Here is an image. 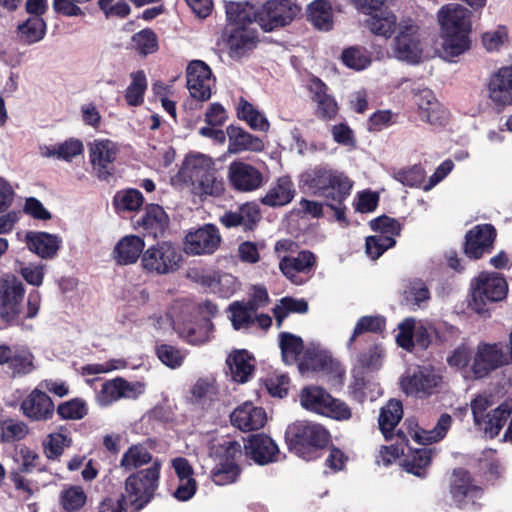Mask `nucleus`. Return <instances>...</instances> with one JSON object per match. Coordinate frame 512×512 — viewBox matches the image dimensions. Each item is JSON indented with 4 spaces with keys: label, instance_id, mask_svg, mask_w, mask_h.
<instances>
[{
    "label": "nucleus",
    "instance_id": "nucleus-1",
    "mask_svg": "<svg viewBox=\"0 0 512 512\" xmlns=\"http://www.w3.org/2000/svg\"><path fill=\"white\" fill-rule=\"evenodd\" d=\"M352 187L353 181L347 175L328 165H316L299 176L300 190L305 194L323 198L339 222L346 221L345 201L350 196Z\"/></svg>",
    "mask_w": 512,
    "mask_h": 512
},
{
    "label": "nucleus",
    "instance_id": "nucleus-2",
    "mask_svg": "<svg viewBox=\"0 0 512 512\" xmlns=\"http://www.w3.org/2000/svg\"><path fill=\"white\" fill-rule=\"evenodd\" d=\"M162 461L156 460L147 468L130 474L125 480V492L122 500L130 504L135 511L141 510L154 497L159 487Z\"/></svg>",
    "mask_w": 512,
    "mask_h": 512
},
{
    "label": "nucleus",
    "instance_id": "nucleus-3",
    "mask_svg": "<svg viewBox=\"0 0 512 512\" xmlns=\"http://www.w3.org/2000/svg\"><path fill=\"white\" fill-rule=\"evenodd\" d=\"M328 437L323 426L306 421L289 425L285 432L289 450L306 460L316 457L317 450L327 444Z\"/></svg>",
    "mask_w": 512,
    "mask_h": 512
},
{
    "label": "nucleus",
    "instance_id": "nucleus-4",
    "mask_svg": "<svg viewBox=\"0 0 512 512\" xmlns=\"http://www.w3.org/2000/svg\"><path fill=\"white\" fill-rule=\"evenodd\" d=\"M495 404L491 394H480L471 402L474 424L490 439L496 437L512 413V403L505 401L495 409L488 411Z\"/></svg>",
    "mask_w": 512,
    "mask_h": 512
},
{
    "label": "nucleus",
    "instance_id": "nucleus-5",
    "mask_svg": "<svg viewBox=\"0 0 512 512\" xmlns=\"http://www.w3.org/2000/svg\"><path fill=\"white\" fill-rule=\"evenodd\" d=\"M469 306L478 314L488 312V305L503 300L508 285L503 276L496 272H482L471 282Z\"/></svg>",
    "mask_w": 512,
    "mask_h": 512
},
{
    "label": "nucleus",
    "instance_id": "nucleus-6",
    "mask_svg": "<svg viewBox=\"0 0 512 512\" xmlns=\"http://www.w3.org/2000/svg\"><path fill=\"white\" fill-rule=\"evenodd\" d=\"M301 405L312 412L343 421L351 418V409L348 405L333 398L327 391L318 386H309L300 393Z\"/></svg>",
    "mask_w": 512,
    "mask_h": 512
},
{
    "label": "nucleus",
    "instance_id": "nucleus-7",
    "mask_svg": "<svg viewBox=\"0 0 512 512\" xmlns=\"http://www.w3.org/2000/svg\"><path fill=\"white\" fill-rule=\"evenodd\" d=\"M182 255L170 241L158 242L147 248L141 257L143 269L152 274L173 273L180 267Z\"/></svg>",
    "mask_w": 512,
    "mask_h": 512
},
{
    "label": "nucleus",
    "instance_id": "nucleus-8",
    "mask_svg": "<svg viewBox=\"0 0 512 512\" xmlns=\"http://www.w3.org/2000/svg\"><path fill=\"white\" fill-rule=\"evenodd\" d=\"M25 288L14 274L0 272V319L8 325L18 323L23 310Z\"/></svg>",
    "mask_w": 512,
    "mask_h": 512
},
{
    "label": "nucleus",
    "instance_id": "nucleus-9",
    "mask_svg": "<svg viewBox=\"0 0 512 512\" xmlns=\"http://www.w3.org/2000/svg\"><path fill=\"white\" fill-rule=\"evenodd\" d=\"M299 12L298 5L289 0H269L255 8V22L270 32L288 25Z\"/></svg>",
    "mask_w": 512,
    "mask_h": 512
},
{
    "label": "nucleus",
    "instance_id": "nucleus-10",
    "mask_svg": "<svg viewBox=\"0 0 512 512\" xmlns=\"http://www.w3.org/2000/svg\"><path fill=\"white\" fill-rule=\"evenodd\" d=\"M120 153L117 143L109 139H95L88 144L92 172L100 180H108L116 172L115 162Z\"/></svg>",
    "mask_w": 512,
    "mask_h": 512
},
{
    "label": "nucleus",
    "instance_id": "nucleus-11",
    "mask_svg": "<svg viewBox=\"0 0 512 512\" xmlns=\"http://www.w3.org/2000/svg\"><path fill=\"white\" fill-rule=\"evenodd\" d=\"M422 53L419 27L412 21L400 23L393 43L395 58L409 64H417L421 61Z\"/></svg>",
    "mask_w": 512,
    "mask_h": 512
},
{
    "label": "nucleus",
    "instance_id": "nucleus-12",
    "mask_svg": "<svg viewBox=\"0 0 512 512\" xmlns=\"http://www.w3.org/2000/svg\"><path fill=\"white\" fill-rule=\"evenodd\" d=\"M441 380V376L431 367H416L406 371L401 379V387L407 395L422 398L433 394Z\"/></svg>",
    "mask_w": 512,
    "mask_h": 512
},
{
    "label": "nucleus",
    "instance_id": "nucleus-13",
    "mask_svg": "<svg viewBox=\"0 0 512 512\" xmlns=\"http://www.w3.org/2000/svg\"><path fill=\"white\" fill-rule=\"evenodd\" d=\"M0 365H6L13 378L26 376L36 370L33 353L22 345H0Z\"/></svg>",
    "mask_w": 512,
    "mask_h": 512
},
{
    "label": "nucleus",
    "instance_id": "nucleus-14",
    "mask_svg": "<svg viewBox=\"0 0 512 512\" xmlns=\"http://www.w3.org/2000/svg\"><path fill=\"white\" fill-rule=\"evenodd\" d=\"M144 390L145 386L141 382H129L117 377L102 384L96 395V402L101 407H107L120 399H136Z\"/></svg>",
    "mask_w": 512,
    "mask_h": 512
},
{
    "label": "nucleus",
    "instance_id": "nucleus-15",
    "mask_svg": "<svg viewBox=\"0 0 512 512\" xmlns=\"http://www.w3.org/2000/svg\"><path fill=\"white\" fill-rule=\"evenodd\" d=\"M450 494L456 506L465 509L477 504V500L483 495V489L474 484L468 471L459 468L453 471Z\"/></svg>",
    "mask_w": 512,
    "mask_h": 512
},
{
    "label": "nucleus",
    "instance_id": "nucleus-16",
    "mask_svg": "<svg viewBox=\"0 0 512 512\" xmlns=\"http://www.w3.org/2000/svg\"><path fill=\"white\" fill-rule=\"evenodd\" d=\"M187 88L190 95L199 101H207L212 95L215 86L210 67L201 60H193L186 71Z\"/></svg>",
    "mask_w": 512,
    "mask_h": 512
},
{
    "label": "nucleus",
    "instance_id": "nucleus-17",
    "mask_svg": "<svg viewBox=\"0 0 512 512\" xmlns=\"http://www.w3.org/2000/svg\"><path fill=\"white\" fill-rule=\"evenodd\" d=\"M223 41L229 50V55L239 59L252 51L258 42L256 26H226L223 32Z\"/></svg>",
    "mask_w": 512,
    "mask_h": 512
},
{
    "label": "nucleus",
    "instance_id": "nucleus-18",
    "mask_svg": "<svg viewBox=\"0 0 512 512\" xmlns=\"http://www.w3.org/2000/svg\"><path fill=\"white\" fill-rule=\"evenodd\" d=\"M506 363L508 356L502 344L481 343L474 356L472 371L475 378H483Z\"/></svg>",
    "mask_w": 512,
    "mask_h": 512
},
{
    "label": "nucleus",
    "instance_id": "nucleus-19",
    "mask_svg": "<svg viewBox=\"0 0 512 512\" xmlns=\"http://www.w3.org/2000/svg\"><path fill=\"white\" fill-rule=\"evenodd\" d=\"M315 262L314 254L304 250L296 256L283 257L279 262V268L293 284L303 285L310 279Z\"/></svg>",
    "mask_w": 512,
    "mask_h": 512
},
{
    "label": "nucleus",
    "instance_id": "nucleus-20",
    "mask_svg": "<svg viewBox=\"0 0 512 512\" xmlns=\"http://www.w3.org/2000/svg\"><path fill=\"white\" fill-rule=\"evenodd\" d=\"M221 236L216 226L206 224L185 237L184 250L188 255H206L216 251Z\"/></svg>",
    "mask_w": 512,
    "mask_h": 512
},
{
    "label": "nucleus",
    "instance_id": "nucleus-21",
    "mask_svg": "<svg viewBox=\"0 0 512 512\" xmlns=\"http://www.w3.org/2000/svg\"><path fill=\"white\" fill-rule=\"evenodd\" d=\"M414 103L421 121L431 125H442L446 121V111L436 99L432 90L424 87L413 90Z\"/></svg>",
    "mask_w": 512,
    "mask_h": 512
},
{
    "label": "nucleus",
    "instance_id": "nucleus-22",
    "mask_svg": "<svg viewBox=\"0 0 512 512\" xmlns=\"http://www.w3.org/2000/svg\"><path fill=\"white\" fill-rule=\"evenodd\" d=\"M496 229L491 224L476 225L466 234L465 254L471 259H479L490 253L496 238Z\"/></svg>",
    "mask_w": 512,
    "mask_h": 512
},
{
    "label": "nucleus",
    "instance_id": "nucleus-23",
    "mask_svg": "<svg viewBox=\"0 0 512 512\" xmlns=\"http://www.w3.org/2000/svg\"><path fill=\"white\" fill-rule=\"evenodd\" d=\"M227 176L230 185L241 192L254 191L263 183L262 173L256 167L242 161L230 163Z\"/></svg>",
    "mask_w": 512,
    "mask_h": 512
},
{
    "label": "nucleus",
    "instance_id": "nucleus-24",
    "mask_svg": "<svg viewBox=\"0 0 512 512\" xmlns=\"http://www.w3.org/2000/svg\"><path fill=\"white\" fill-rule=\"evenodd\" d=\"M441 31L471 32V13L457 3L444 5L437 13Z\"/></svg>",
    "mask_w": 512,
    "mask_h": 512
},
{
    "label": "nucleus",
    "instance_id": "nucleus-25",
    "mask_svg": "<svg viewBox=\"0 0 512 512\" xmlns=\"http://www.w3.org/2000/svg\"><path fill=\"white\" fill-rule=\"evenodd\" d=\"M451 423L452 417L447 413L439 417L435 427L431 430L420 429L415 420L406 419L404 426L407 427V433L405 431L404 433L408 439L410 437L419 444L427 445L442 440L450 429Z\"/></svg>",
    "mask_w": 512,
    "mask_h": 512
},
{
    "label": "nucleus",
    "instance_id": "nucleus-26",
    "mask_svg": "<svg viewBox=\"0 0 512 512\" xmlns=\"http://www.w3.org/2000/svg\"><path fill=\"white\" fill-rule=\"evenodd\" d=\"M246 455L259 465L277 461L279 448L274 440L266 434H253L245 444Z\"/></svg>",
    "mask_w": 512,
    "mask_h": 512
},
{
    "label": "nucleus",
    "instance_id": "nucleus-27",
    "mask_svg": "<svg viewBox=\"0 0 512 512\" xmlns=\"http://www.w3.org/2000/svg\"><path fill=\"white\" fill-rule=\"evenodd\" d=\"M171 322L178 335L192 345H198L208 341L213 328L211 321L205 318L201 319L199 322H193L182 318H174V315L171 314Z\"/></svg>",
    "mask_w": 512,
    "mask_h": 512
},
{
    "label": "nucleus",
    "instance_id": "nucleus-28",
    "mask_svg": "<svg viewBox=\"0 0 512 512\" xmlns=\"http://www.w3.org/2000/svg\"><path fill=\"white\" fill-rule=\"evenodd\" d=\"M22 413L32 421H45L52 418L54 403L39 388H35L21 403Z\"/></svg>",
    "mask_w": 512,
    "mask_h": 512
},
{
    "label": "nucleus",
    "instance_id": "nucleus-29",
    "mask_svg": "<svg viewBox=\"0 0 512 512\" xmlns=\"http://www.w3.org/2000/svg\"><path fill=\"white\" fill-rule=\"evenodd\" d=\"M230 418L233 426L242 431L258 430L267 421L265 410L255 406L252 402H245L239 405L231 413Z\"/></svg>",
    "mask_w": 512,
    "mask_h": 512
},
{
    "label": "nucleus",
    "instance_id": "nucleus-30",
    "mask_svg": "<svg viewBox=\"0 0 512 512\" xmlns=\"http://www.w3.org/2000/svg\"><path fill=\"white\" fill-rule=\"evenodd\" d=\"M489 98L498 106L512 104V65L502 67L490 79Z\"/></svg>",
    "mask_w": 512,
    "mask_h": 512
},
{
    "label": "nucleus",
    "instance_id": "nucleus-31",
    "mask_svg": "<svg viewBox=\"0 0 512 512\" xmlns=\"http://www.w3.org/2000/svg\"><path fill=\"white\" fill-rule=\"evenodd\" d=\"M136 228L146 235L158 237L163 235L169 225V217L158 204H149L142 216L134 221Z\"/></svg>",
    "mask_w": 512,
    "mask_h": 512
},
{
    "label": "nucleus",
    "instance_id": "nucleus-32",
    "mask_svg": "<svg viewBox=\"0 0 512 512\" xmlns=\"http://www.w3.org/2000/svg\"><path fill=\"white\" fill-rule=\"evenodd\" d=\"M308 89L316 103V115L323 120L333 119L338 112V105L334 97L327 93V85L317 77L309 80Z\"/></svg>",
    "mask_w": 512,
    "mask_h": 512
},
{
    "label": "nucleus",
    "instance_id": "nucleus-33",
    "mask_svg": "<svg viewBox=\"0 0 512 512\" xmlns=\"http://www.w3.org/2000/svg\"><path fill=\"white\" fill-rule=\"evenodd\" d=\"M200 283L211 293L222 298H230L239 288L237 278L230 273L213 271L203 274Z\"/></svg>",
    "mask_w": 512,
    "mask_h": 512
},
{
    "label": "nucleus",
    "instance_id": "nucleus-34",
    "mask_svg": "<svg viewBox=\"0 0 512 512\" xmlns=\"http://www.w3.org/2000/svg\"><path fill=\"white\" fill-rule=\"evenodd\" d=\"M227 137L228 151L233 154L243 151L260 152L264 149V142L261 138L250 134L239 126H228Z\"/></svg>",
    "mask_w": 512,
    "mask_h": 512
},
{
    "label": "nucleus",
    "instance_id": "nucleus-35",
    "mask_svg": "<svg viewBox=\"0 0 512 512\" xmlns=\"http://www.w3.org/2000/svg\"><path fill=\"white\" fill-rule=\"evenodd\" d=\"M26 244L30 251L42 259H53L60 248L61 240L58 236L46 232H28Z\"/></svg>",
    "mask_w": 512,
    "mask_h": 512
},
{
    "label": "nucleus",
    "instance_id": "nucleus-36",
    "mask_svg": "<svg viewBox=\"0 0 512 512\" xmlns=\"http://www.w3.org/2000/svg\"><path fill=\"white\" fill-rule=\"evenodd\" d=\"M260 219V211L256 204L246 203L240 206L236 211L225 212L221 216V223L227 227H243L244 230H252Z\"/></svg>",
    "mask_w": 512,
    "mask_h": 512
},
{
    "label": "nucleus",
    "instance_id": "nucleus-37",
    "mask_svg": "<svg viewBox=\"0 0 512 512\" xmlns=\"http://www.w3.org/2000/svg\"><path fill=\"white\" fill-rule=\"evenodd\" d=\"M226 363L232 380L237 383L248 382L255 370V359L246 350H238L230 354Z\"/></svg>",
    "mask_w": 512,
    "mask_h": 512
},
{
    "label": "nucleus",
    "instance_id": "nucleus-38",
    "mask_svg": "<svg viewBox=\"0 0 512 512\" xmlns=\"http://www.w3.org/2000/svg\"><path fill=\"white\" fill-rule=\"evenodd\" d=\"M295 187L287 175L277 178L270 186L261 202L269 207H278L289 204L295 196Z\"/></svg>",
    "mask_w": 512,
    "mask_h": 512
},
{
    "label": "nucleus",
    "instance_id": "nucleus-39",
    "mask_svg": "<svg viewBox=\"0 0 512 512\" xmlns=\"http://www.w3.org/2000/svg\"><path fill=\"white\" fill-rule=\"evenodd\" d=\"M144 247L145 243L141 237L136 235L125 236L114 248L115 259L120 265L135 263L145 251Z\"/></svg>",
    "mask_w": 512,
    "mask_h": 512
},
{
    "label": "nucleus",
    "instance_id": "nucleus-40",
    "mask_svg": "<svg viewBox=\"0 0 512 512\" xmlns=\"http://www.w3.org/2000/svg\"><path fill=\"white\" fill-rule=\"evenodd\" d=\"M215 167L212 159L203 154L189 155L185 158L179 171V176L184 183L203 177L205 173Z\"/></svg>",
    "mask_w": 512,
    "mask_h": 512
},
{
    "label": "nucleus",
    "instance_id": "nucleus-41",
    "mask_svg": "<svg viewBox=\"0 0 512 512\" xmlns=\"http://www.w3.org/2000/svg\"><path fill=\"white\" fill-rule=\"evenodd\" d=\"M386 325L385 318L382 316H363L361 317L353 330L352 335L347 341V349L354 351L356 349L355 344L359 340H366V333H381L384 331Z\"/></svg>",
    "mask_w": 512,
    "mask_h": 512
},
{
    "label": "nucleus",
    "instance_id": "nucleus-42",
    "mask_svg": "<svg viewBox=\"0 0 512 512\" xmlns=\"http://www.w3.org/2000/svg\"><path fill=\"white\" fill-rule=\"evenodd\" d=\"M227 26H256L255 7L248 2L229 1L225 3Z\"/></svg>",
    "mask_w": 512,
    "mask_h": 512
},
{
    "label": "nucleus",
    "instance_id": "nucleus-43",
    "mask_svg": "<svg viewBox=\"0 0 512 512\" xmlns=\"http://www.w3.org/2000/svg\"><path fill=\"white\" fill-rule=\"evenodd\" d=\"M403 417V407L399 400L391 399L384 407L381 408L378 424L386 440H391L395 435L394 428Z\"/></svg>",
    "mask_w": 512,
    "mask_h": 512
},
{
    "label": "nucleus",
    "instance_id": "nucleus-44",
    "mask_svg": "<svg viewBox=\"0 0 512 512\" xmlns=\"http://www.w3.org/2000/svg\"><path fill=\"white\" fill-rule=\"evenodd\" d=\"M156 460L160 459L153 457L146 443H138L130 446L124 452L120 460V466L126 471H131L147 464L150 466Z\"/></svg>",
    "mask_w": 512,
    "mask_h": 512
},
{
    "label": "nucleus",
    "instance_id": "nucleus-45",
    "mask_svg": "<svg viewBox=\"0 0 512 512\" xmlns=\"http://www.w3.org/2000/svg\"><path fill=\"white\" fill-rule=\"evenodd\" d=\"M191 186L192 192L200 197L206 196H219L224 191V182L222 179L217 177L216 168L213 167L211 171H208L199 177L187 183Z\"/></svg>",
    "mask_w": 512,
    "mask_h": 512
},
{
    "label": "nucleus",
    "instance_id": "nucleus-46",
    "mask_svg": "<svg viewBox=\"0 0 512 512\" xmlns=\"http://www.w3.org/2000/svg\"><path fill=\"white\" fill-rule=\"evenodd\" d=\"M406 449L409 453L404 460L405 470L417 477L424 478L426 476V468L430 465L432 460L433 449L426 446L414 450H411L408 446Z\"/></svg>",
    "mask_w": 512,
    "mask_h": 512
},
{
    "label": "nucleus",
    "instance_id": "nucleus-47",
    "mask_svg": "<svg viewBox=\"0 0 512 512\" xmlns=\"http://www.w3.org/2000/svg\"><path fill=\"white\" fill-rule=\"evenodd\" d=\"M71 444L72 438L69 430L61 426L56 432L50 433L45 438L42 445L46 457L50 460H56Z\"/></svg>",
    "mask_w": 512,
    "mask_h": 512
},
{
    "label": "nucleus",
    "instance_id": "nucleus-48",
    "mask_svg": "<svg viewBox=\"0 0 512 512\" xmlns=\"http://www.w3.org/2000/svg\"><path fill=\"white\" fill-rule=\"evenodd\" d=\"M470 32L441 31L444 57H457L470 48Z\"/></svg>",
    "mask_w": 512,
    "mask_h": 512
},
{
    "label": "nucleus",
    "instance_id": "nucleus-49",
    "mask_svg": "<svg viewBox=\"0 0 512 512\" xmlns=\"http://www.w3.org/2000/svg\"><path fill=\"white\" fill-rule=\"evenodd\" d=\"M307 17L312 25L328 31L333 26L332 8L326 0H315L307 8Z\"/></svg>",
    "mask_w": 512,
    "mask_h": 512
},
{
    "label": "nucleus",
    "instance_id": "nucleus-50",
    "mask_svg": "<svg viewBox=\"0 0 512 512\" xmlns=\"http://www.w3.org/2000/svg\"><path fill=\"white\" fill-rule=\"evenodd\" d=\"M237 115L239 119L246 121L253 130L262 132L269 130L270 124L265 115L244 98L239 100Z\"/></svg>",
    "mask_w": 512,
    "mask_h": 512
},
{
    "label": "nucleus",
    "instance_id": "nucleus-51",
    "mask_svg": "<svg viewBox=\"0 0 512 512\" xmlns=\"http://www.w3.org/2000/svg\"><path fill=\"white\" fill-rule=\"evenodd\" d=\"M369 15L370 17L366 20V24L373 34L389 38L395 32L397 25L396 16L391 12L377 13V11H373Z\"/></svg>",
    "mask_w": 512,
    "mask_h": 512
},
{
    "label": "nucleus",
    "instance_id": "nucleus-52",
    "mask_svg": "<svg viewBox=\"0 0 512 512\" xmlns=\"http://www.w3.org/2000/svg\"><path fill=\"white\" fill-rule=\"evenodd\" d=\"M279 346L283 361L288 365L297 363L304 349L302 338L289 332L279 334Z\"/></svg>",
    "mask_w": 512,
    "mask_h": 512
},
{
    "label": "nucleus",
    "instance_id": "nucleus-53",
    "mask_svg": "<svg viewBox=\"0 0 512 512\" xmlns=\"http://www.w3.org/2000/svg\"><path fill=\"white\" fill-rule=\"evenodd\" d=\"M332 363V359L325 351L317 347H308L303 354V358L298 363L301 373L306 371L325 370Z\"/></svg>",
    "mask_w": 512,
    "mask_h": 512
},
{
    "label": "nucleus",
    "instance_id": "nucleus-54",
    "mask_svg": "<svg viewBox=\"0 0 512 512\" xmlns=\"http://www.w3.org/2000/svg\"><path fill=\"white\" fill-rule=\"evenodd\" d=\"M230 319L234 329L246 330L254 326L255 307L245 302H233L229 305Z\"/></svg>",
    "mask_w": 512,
    "mask_h": 512
},
{
    "label": "nucleus",
    "instance_id": "nucleus-55",
    "mask_svg": "<svg viewBox=\"0 0 512 512\" xmlns=\"http://www.w3.org/2000/svg\"><path fill=\"white\" fill-rule=\"evenodd\" d=\"M403 299L408 305L422 307L430 299L429 288L421 279L409 280L403 288Z\"/></svg>",
    "mask_w": 512,
    "mask_h": 512
},
{
    "label": "nucleus",
    "instance_id": "nucleus-56",
    "mask_svg": "<svg viewBox=\"0 0 512 512\" xmlns=\"http://www.w3.org/2000/svg\"><path fill=\"white\" fill-rule=\"evenodd\" d=\"M396 443L390 446H383L377 456L376 462L378 465L389 466L400 455H405L406 448H408V438L403 429H399L395 435Z\"/></svg>",
    "mask_w": 512,
    "mask_h": 512
},
{
    "label": "nucleus",
    "instance_id": "nucleus-57",
    "mask_svg": "<svg viewBox=\"0 0 512 512\" xmlns=\"http://www.w3.org/2000/svg\"><path fill=\"white\" fill-rule=\"evenodd\" d=\"M241 469L236 462H219L211 470L210 477L218 486L229 485L235 483L240 475Z\"/></svg>",
    "mask_w": 512,
    "mask_h": 512
},
{
    "label": "nucleus",
    "instance_id": "nucleus-58",
    "mask_svg": "<svg viewBox=\"0 0 512 512\" xmlns=\"http://www.w3.org/2000/svg\"><path fill=\"white\" fill-rule=\"evenodd\" d=\"M308 311V303L304 299H295L292 297H284L273 308V314L276 319L278 328L282 326L284 319L290 313H306Z\"/></svg>",
    "mask_w": 512,
    "mask_h": 512
},
{
    "label": "nucleus",
    "instance_id": "nucleus-59",
    "mask_svg": "<svg viewBox=\"0 0 512 512\" xmlns=\"http://www.w3.org/2000/svg\"><path fill=\"white\" fill-rule=\"evenodd\" d=\"M18 29L21 40L26 44H33L44 37L46 23L41 17H30Z\"/></svg>",
    "mask_w": 512,
    "mask_h": 512
},
{
    "label": "nucleus",
    "instance_id": "nucleus-60",
    "mask_svg": "<svg viewBox=\"0 0 512 512\" xmlns=\"http://www.w3.org/2000/svg\"><path fill=\"white\" fill-rule=\"evenodd\" d=\"M131 83L126 89L125 99L130 106H139L144 101V94L147 89V80L144 71L139 70L131 73Z\"/></svg>",
    "mask_w": 512,
    "mask_h": 512
},
{
    "label": "nucleus",
    "instance_id": "nucleus-61",
    "mask_svg": "<svg viewBox=\"0 0 512 512\" xmlns=\"http://www.w3.org/2000/svg\"><path fill=\"white\" fill-rule=\"evenodd\" d=\"M509 40L508 29L505 25H498L494 30L486 31L481 35V43L489 52H499Z\"/></svg>",
    "mask_w": 512,
    "mask_h": 512
},
{
    "label": "nucleus",
    "instance_id": "nucleus-62",
    "mask_svg": "<svg viewBox=\"0 0 512 512\" xmlns=\"http://www.w3.org/2000/svg\"><path fill=\"white\" fill-rule=\"evenodd\" d=\"M341 60L345 66L356 71L364 70L371 64L368 51L356 46L343 50Z\"/></svg>",
    "mask_w": 512,
    "mask_h": 512
},
{
    "label": "nucleus",
    "instance_id": "nucleus-63",
    "mask_svg": "<svg viewBox=\"0 0 512 512\" xmlns=\"http://www.w3.org/2000/svg\"><path fill=\"white\" fill-rule=\"evenodd\" d=\"M426 176V171L421 164H414L410 167L401 168L393 172V178L411 188L421 187Z\"/></svg>",
    "mask_w": 512,
    "mask_h": 512
},
{
    "label": "nucleus",
    "instance_id": "nucleus-64",
    "mask_svg": "<svg viewBox=\"0 0 512 512\" xmlns=\"http://www.w3.org/2000/svg\"><path fill=\"white\" fill-rule=\"evenodd\" d=\"M217 387L215 380L211 378H200L191 389L192 400L195 403L205 405L215 399Z\"/></svg>",
    "mask_w": 512,
    "mask_h": 512
}]
</instances>
